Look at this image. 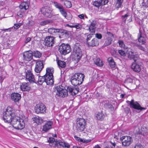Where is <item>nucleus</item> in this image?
Wrapping results in <instances>:
<instances>
[{
	"instance_id": "f257e3e1",
	"label": "nucleus",
	"mask_w": 148,
	"mask_h": 148,
	"mask_svg": "<svg viewBox=\"0 0 148 148\" xmlns=\"http://www.w3.org/2000/svg\"><path fill=\"white\" fill-rule=\"evenodd\" d=\"M14 110L10 107H8L5 112L3 114V119L5 122L11 124L14 127L20 119V117L16 116Z\"/></svg>"
},
{
	"instance_id": "f03ea898",
	"label": "nucleus",
	"mask_w": 148,
	"mask_h": 148,
	"mask_svg": "<svg viewBox=\"0 0 148 148\" xmlns=\"http://www.w3.org/2000/svg\"><path fill=\"white\" fill-rule=\"evenodd\" d=\"M127 57L130 60L133 59L134 62L131 65V68L135 72L138 73L141 70L140 62L139 56L133 50H128Z\"/></svg>"
},
{
	"instance_id": "7ed1b4c3",
	"label": "nucleus",
	"mask_w": 148,
	"mask_h": 148,
	"mask_svg": "<svg viewBox=\"0 0 148 148\" xmlns=\"http://www.w3.org/2000/svg\"><path fill=\"white\" fill-rule=\"evenodd\" d=\"M84 75L82 73H78L75 74L71 76V81L72 85L77 86L81 84L84 78Z\"/></svg>"
},
{
	"instance_id": "20e7f679",
	"label": "nucleus",
	"mask_w": 148,
	"mask_h": 148,
	"mask_svg": "<svg viewBox=\"0 0 148 148\" xmlns=\"http://www.w3.org/2000/svg\"><path fill=\"white\" fill-rule=\"evenodd\" d=\"M80 47L79 43H76L75 44L73 50V55L74 56L73 58L77 62H78L81 59L82 56Z\"/></svg>"
},
{
	"instance_id": "39448f33",
	"label": "nucleus",
	"mask_w": 148,
	"mask_h": 148,
	"mask_svg": "<svg viewBox=\"0 0 148 148\" xmlns=\"http://www.w3.org/2000/svg\"><path fill=\"white\" fill-rule=\"evenodd\" d=\"M93 35V34H89L87 36L86 38V44L89 47L97 46L99 45V41L96 38H94L90 40Z\"/></svg>"
},
{
	"instance_id": "423d86ee",
	"label": "nucleus",
	"mask_w": 148,
	"mask_h": 148,
	"mask_svg": "<svg viewBox=\"0 0 148 148\" xmlns=\"http://www.w3.org/2000/svg\"><path fill=\"white\" fill-rule=\"evenodd\" d=\"M48 32L51 34H53L56 33H60L62 34V35H64L66 37H69L70 32L66 30L62 29L54 28H50L48 29Z\"/></svg>"
},
{
	"instance_id": "0eeeda50",
	"label": "nucleus",
	"mask_w": 148,
	"mask_h": 148,
	"mask_svg": "<svg viewBox=\"0 0 148 148\" xmlns=\"http://www.w3.org/2000/svg\"><path fill=\"white\" fill-rule=\"evenodd\" d=\"M59 51L61 54L65 55L71 51V48L69 44L62 43L59 46Z\"/></svg>"
},
{
	"instance_id": "6e6552de",
	"label": "nucleus",
	"mask_w": 148,
	"mask_h": 148,
	"mask_svg": "<svg viewBox=\"0 0 148 148\" xmlns=\"http://www.w3.org/2000/svg\"><path fill=\"white\" fill-rule=\"evenodd\" d=\"M76 124V128L78 132H82L86 128V122L83 118L77 119Z\"/></svg>"
},
{
	"instance_id": "1a4fd4ad",
	"label": "nucleus",
	"mask_w": 148,
	"mask_h": 148,
	"mask_svg": "<svg viewBox=\"0 0 148 148\" xmlns=\"http://www.w3.org/2000/svg\"><path fill=\"white\" fill-rule=\"evenodd\" d=\"M45 82L47 85H52L54 84V80H52L51 79H49V77H47L45 75L43 76H38V80H36V83H38L40 85H42V83Z\"/></svg>"
},
{
	"instance_id": "9d476101",
	"label": "nucleus",
	"mask_w": 148,
	"mask_h": 148,
	"mask_svg": "<svg viewBox=\"0 0 148 148\" xmlns=\"http://www.w3.org/2000/svg\"><path fill=\"white\" fill-rule=\"evenodd\" d=\"M123 146L126 147L129 146L132 142L133 140L130 136H123L120 138Z\"/></svg>"
},
{
	"instance_id": "9b49d317",
	"label": "nucleus",
	"mask_w": 148,
	"mask_h": 148,
	"mask_svg": "<svg viewBox=\"0 0 148 148\" xmlns=\"http://www.w3.org/2000/svg\"><path fill=\"white\" fill-rule=\"evenodd\" d=\"M126 102L129 104L131 108L140 110H142L145 109V108L141 107L139 104L137 102H134L133 99H132L131 101H127Z\"/></svg>"
},
{
	"instance_id": "f8f14e48",
	"label": "nucleus",
	"mask_w": 148,
	"mask_h": 148,
	"mask_svg": "<svg viewBox=\"0 0 148 148\" xmlns=\"http://www.w3.org/2000/svg\"><path fill=\"white\" fill-rule=\"evenodd\" d=\"M35 110L37 114L43 113L46 112V108L43 103H39L37 104L35 107Z\"/></svg>"
},
{
	"instance_id": "ddd939ff",
	"label": "nucleus",
	"mask_w": 148,
	"mask_h": 148,
	"mask_svg": "<svg viewBox=\"0 0 148 148\" xmlns=\"http://www.w3.org/2000/svg\"><path fill=\"white\" fill-rule=\"evenodd\" d=\"M20 10L17 13V15L20 17L21 18L24 15V12L29 8L27 4L25 2L21 3L19 6Z\"/></svg>"
},
{
	"instance_id": "4468645a",
	"label": "nucleus",
	"mask_w": 148,
	"mask_h": 148,
	"mask_svg": "<svg viewBox=\"0 0 148 148\" xmlns=\"http://www.w3.org/2000/svg\"><path fill=\"white\" fill-rule=\"evenodd\" d=\"M26 79L31 83H36V80L30 70H27L25 71Z\"/></svg>"
},
{
	"instance_id": "2eb2a0df",
	"label": "nucleus",
	"mask_w": 148,
	"mask_h": 148,
	"mask_svg": "<svg viewBox=\"0 0 148 148\" xmlns=\"http://www.w3.org/2000/svg\"><path fill=\"white\" fill-rule=\"evenodd\" d=\"M67 90L68 92H69L70 94L72 95H75L78 92L79 88L78 87L75 86H70L67 87Z\"/></svg>"
},
{
	"instance_id": "dca6fc26",
	"label": "nucleus",
	"mask_w": 148,
	"mask_h": 148,
	"mask_svg": "<svg viewBox=\"0 0 148 148\" xmlns=\"http://www.w3.org/2000/svg\"><path fill=\"white\" fill-rule=\"evenodd\" d=\"M44 67V65L43 64V60H39L37 61L34 69L35 71L37 73H39Z\"/></svg>"
},
{
	"instance_id": "f3484780",
	"label": "nucleus",
	"mask_w": 148,
	"mask_h": 148,
	"mask_svg": "<svg viewBox=\"0 0 148 148\" xmlns=\"http://www.w3.org/2000/svg\"><path fill=\"white\" fill-rule=\"evenodd\" d=\"M55 38L53 36H48L45 38V45L48 47H52L55 42Z\"/></svg>"
},
{
	"instance_id": "a211bd4d",
	"label": "nucleus",
	"mask_w": 148,
	"mask_h": 148,
	"mask_svg": "<svg viewBox=\"0 0 148 148\" xmlns=\"http://www.w3.org/2000/svg\"><path fill=\"white\" fill-rule=\"evenodd\" d=\"M40 11L45 16L50 18L52 16L51 11L50 8L48 7L42 8L40 10Z\"/></svg>"
},
{
	"instance_id": "6ab92c4d",
	"label": "nucleus",
	"mask_w": 148,
	"mask_h": 148,
	"mask_svg": "<svg viewBox=\"0 0 148 148\" xmlns=\"http://www.w3.org/2000/svg\"><path fill=\"white\" fill-rule=\"evenodd\" d=\"M23 59L25 60L29 61L33 58L32 51L29 50L24 52L23 53Z\"/></svg>"
},
{
	"instance_id": "aec40b11",
	"label": "nucleus",
	"mask_w": 148,
	"mask_h": 148,
	"mask_svg": "<svg viewBox=\"0 0 148 148\" xmlns=\"http://www.w3.org/2000/svg\"><path fill=\"white\" fill-rule=\"evenodd\" d=\"M16 124L13 127L16 129L21 130L24 127L25 123L23 119L20 118Z\"/></svg>"
},
{
	"instance_id": "412c9836",
	"label": "nucleus",
	"mask_w": 148,
	"mask_h": 148,
	"mask_svg": "<svg viewBox=\"0 0 148 148\" xmlns=\"http://www.w3.org/2000/svg\"><path fill=\"white\" fill-rule=\"evenodd\" d=\"M46 73L45 75L47 77H49V79H51L52 80H53V74L54 72L53 69L52 68H48L46 69Z\"/></svg>"
},
{
	"instance_id": "4be33fe9",
	"label": "nucleus",
	"mask_w": 148,
	"mask_h": 148,
	"mask_svg": "<svg viewBox=\"0 0 148 148\" xmlns=\"http://www.w3.org/2000/svg\"><path fill=\"white\" fill-rule=\"evenodd\" d=\"M10 96L12 100L15 102H18L21 98V95L18 93H12L11 94Z\"/></svg>"
},
{
	"instance_id": "5701e85b",
	"label": "nucleus",
	"mask_w": 148,
	"mask_h": 148,
	"mask_svg": "<svg viewBox=\"0 0 148 148\" xmlns=\"http://www.w3.org/2000/svg\"><path fill=\"white\" fill-rule=\"evenodd\" d=\"M20 88L23 91H29L30 88L29 83L28 82H23L21 83Z\"/></svg>"
},
{
	"instance_id": "b1692460",
	"label": "nucleus",
	"mask_w": 148,
	"mask_h": 148,
	"mask_svg": "<svg viewBox=\"0 0 148 148\" xmlns=\"http://www.w3.org/2000/svg\"><path fill=\"white\" fill-rule=\"evenodd\" d=\"M53 123V122L52 121H47L43 126V131L47 132L51 129Z\"/></svg>"
},
{
	"instance_id": "393cba45",
	"label": "nucleus",
	"mask_w": 148,
	"mask_h": 148,
	"mask_svg": "<svg viewBox=\"0 0 148 148\" xmlns=\"http://www.w3.org/2000/svg\"><path fill=\"white\" fill-rule=\"evenodd\" d=\"M56 143H55V146L58 147L59 146H61L63 147H67L69 148L70 145L68 143L61 142L60 140H58V141L56 142Z\"/></svg>"
},
{
	"instance_id": "a878e982",
	"label": "nucleus",
	"mask_w": 148,
	"mask_h": 148,
	"mask_svg": "<svg viewBox=\"0 0 148 148\" xmlns=\"http://www.w3.org/2000/svg\"><path fill=\"white\" fill-rule=\"evenodd\" d=\"M58 95L62 97H64L67 96L68 95V92L67 90L64 88H60V90L58 92Z\"/></svg>"
},
{
	"instance_id": "bb28decb",
	"label": "nucleus",
	"mask_w": 148,
	"mask_h": 148,
	"mask_svg": "<svg viewBox=\"0 0 148 148\" xmlns=\"http://www.w3.org/2000/svg\"><path fill=\"white\" fill-rule=\"evenodd\" d=\"M57 9L59 10L61 14L65 18H66L67 16V13L66 10L64 8L62 5L58 8Z\"/></svg>"
},
{
	"instance_id": "cd10ccee",
	"label": "nucleus",
	"mask_w": 148,
	"mask_h": 148,
	"mask_svg": "<svg viewBox=\"0 0 148 148\" xmlns=\"http://www.w3.org/2000/svg\"><path fill=\"white\" fill-rule=\"evenodd\" d=\"M138 41L140 44H144L145 43L146 39L143 36L140 32L138 35Z\"/></svg>"
},
{
	"instance_id": "c85d7f7f",
	"label": "nucleus",
	"mask_w": 148,
	"mask_h": 148,
	"mask_svg": "<svg viewBox=\"0 0 148 148\" xmlns=\"http://www.w3.org/2000/svg\"><path fill=\"white\" fill-rule=\"evenodd\" d=\"M34 121L38 124H40L43 122V119L38 116L34 117L33 119Z\"/></svg>"
},
{
	"instance_id": "c756f323",
	"label": "nucleus",
	"mask_w": 148,
	"mask_h": 148,
	"mask_svg": "<svg viewBox=\"0 0 148 148\" xmlns=\"http://www.w3.org/2000/svg\"><path fill=\"white\" fill-rule=\"evenodd\" d=\"M110 66L111 68H114L115 66V62L112 57H109L108 59Z\"/></svg>"
},
{
	"instance_id": "7c9ffc66",
	"label": "nucleus",
	"mask_w": 148,
	"mask_h": 148,
	"mask_svg": "<svg viewBox=\"0 0 148 148\" xmlns=\"http://www.w3.org/2000/svg\"><path fill=\"white\" fill-rule=\"evenodd\" d=\"M113 40L112 38L110 37H107L104 45L105 46H107L110 45Z\"/></svg>"
},
{
	"instance_id": "2f4dec72",
	"label": "nucleus",
	"mask_w": 148,
	"mask_h": 148,
	"mask_svg": "<svg viewBox=\"0 0 148 148\" xmlns=\"http://www.w3.org/2000/svg\"><path fill=\"white\" fill-rule=\"evenodd\" d=\"M104 117V115L102 112H98L96 116L97 119L99 120L103 119Z\"/></svg>"
},
{
	"instance_id": "473e14b6",
	"label": "nucleus",
	"mask_w": 148,
	"mask_h": 148,
	"mask_svg": "<svg viewBox=\"0 0 148 148\" xmlns=\"http://www.w3.org/2000/svg\"><path fill=\"white\" fill-rule=\"evenodd\" d=\"M94 62L96 65L99 66H102L103 65V63L102 61L99 58H97L96 60L94 61Z\"/></svg>"
},
{
	"instance_id": "72a5a7b5",
	"label": "nucleus",
	"mask_w": 148,
	"mask_h": 148,
	"mask_svg": "<svg viewBox=\"0 0 148 148\" xmlns=\"http://www.w3.org/2000/svg\"><path fill=\"white\" fill-rule=\"evenodd\" d=\"M33 56L36 58H40L41 57L42 54L40 52L37 51H35L32 52Z\"/></svg>"
},
{
	"instance_id": "f704fd0d",
	"label": "nucleus",
	"mask_w": 148,
	"mask_h": 148,
	"mask_svg": "<svg viewBox=\"0 0 148 148\" xmlns=\"http://www.w3.org/2000/svg\"><path fill=\"white\" fill-rule=\"evenodd\" d=\"M57 63L59 67L64 68L66 66V63L64 62L58 60L57 61Z\"/></svg>"
},
{
	"instance_id": "c9c22d12",
	"label": "nucleus",
	"mask_w": 148,
	"mask_h": 148,
	"mask_svg": "<svg viewBox=\"0 0 148 148\" xmlns=\"http://www.w3.org/2000/svg\"><path fill=\"white\" fill-rule=\"evenodd\" d=\"M133 77L132 76H127V78L125 80V83H132L133 82Z\"/></svg>"
},
{
	"instance_id": "e433bc0d",
	"label": "nucleus",
	"mask_w": 148,
	"mask_h": 148,
	"mask_svg": "<svg viewBox=\"0 0 148 148\" xmlns=\"http://www.w3.org/2000/svg\"><path fill=\"white\" fill-rule=\"evenodd\" d=\"M123 0H117V1L115 5L116 8L118 9L121 7Z\"/></svg>"
},
{
	"instance_id": "4c0bfd02",
	"label": "nucleus",
	"mask_w": 148,
	"mask_h": 148,
	"mask_svg": "<svg viewBox=\"0 0 148 148\" xmlns=\"http://www.w3.org/2000/svg\"><path fill=\"white\" fill-rule=\"evenodd\" d=\"M64 5L67 8H70L72 7V4L71 1H66L64 3Z\"/></svg>"
},
{
	"instance_id": "58836bf2",
	"label": "nucleus",
	"mask_w": 148,
	"mask_h": 148,
	"mask_svg": "<svg viewBox=\"0 0 148 148\" xmlns=\"http://www.w3.org/2000/svg\"><path fill=\"white\" fill-rule=\"evenodd\" d=\"M58 141L57 140L55 139L53 137H49V139L48 140V142L49 143L53 145L54 143L55 144L56 143V142Z\"/></svg>"
},
{
	"instance_id": "ea45409f",
	"label": "nucleus",
	"mask_w": 148,
	"mask_h": 148,
	"mask_svg": "<svg viewBox=\"0 0 148 148\" xmlns=\"http://www.w3.org/2000/svg\"><path fill=\"white\" fill-rule=\"evenodd\" d=\"M104 106L105 108H110L111 109H112V108H113L112 105L108 102L105 103Z\"/></svg>"
},
{
	"instance_id": "a19ab883",
	"label": "nucleus",
	"mask_w": 148,
	"mask_h": 148,
	"mask_svg": "<svg viewBox=\"0 0 148 148\" xmlns=\"http://www.w3.org/2000/svg\"><path fill=\"white\" fill-rule=\"evenodd\" d=\"M52 3L53 5L56 7V8H58L60 6L62 5L60 3H58L57 2L53 1H52Z\"/></svg>"
},
{
	"instance_id": "79ce46f5",
	"label": "nucleus",
	"mask_w": 148,
	"mask_h": 148,
	"mask_svg": "<svg viewBox=\"0 0 148 148\" xmlns=\"http://www.w3.org/2000/svg\"><path fill=\"white\" fill-rule=\"evenodd\" d=\"M51 21L49 20H47L41 21L40 23V24L42 25H44L51 23Z\"/></svg>"
},
{
	"instance_id": "37998d69",
	"label": "nucleus",
	"mask_w": 148,
	"mask_h": 148,
	"mask_svg": "<svg viewBox=\"0 0 148 148\" xmlns=\"http://www.w3.org/2000/svg\"><path fill=\"white\" fill-rule=\"evenodd\" d=\"M93 5L95 6H96L98 8H99L101 6L100 1H95L94 2Z\"/></svg>"
},
{
	"instance_id": "c03bdc74",
	"label": "nucleus",
	"mask_w": 148,
	"mask_h": 148,
	"mask_svg": "<svg viewBox=\"0 0 148 148\" xmlns=\"http://www.w3.org/2000/svg\"><path fill=\"white\" fill-rule=\"evenodd\" d=\"M95 27H93L92 26H90V27L89 28V31L91 33H92V34H93L95 33Z\"/></svg>"
},
{
	"instance_id": "a18cd8bd",
	"label": "nucleus",
	"mask_w": 148,
	"mask_h": 148,
	"mask_svg": "<svg viewBox=\"0 0 148 148\" xmlns=\"http://www.w3.org/2000/svg\"><path fill=\"white\" fill-rule=\"evenodd\" d=\"M100 4L101 5H104L107 4L108 2V0H101L100 1Z\"/></svg>"
},
{
	"instance_id": "49530a36",
	"label": "nucleus",
	"mask_w": 148,
	"mask_h": 148,
	"mask_svg": "<svg viewBox=\"0 0 148 148\" xmlns=\"http://www.w3.org/2000/svg\"><path fill=\"white\" fill-rule=\"evenodd\" d=\"M22 25V23L15 24H14V26L13 27L15 29H17L19 28Z\"/></svg>"
},
{
	"instance_id": "de8ad7c7",
	"label": "nucleus",
	"mask_w": 148,
	"mask_h": 148,
	"mask_svg": "<svg viewBox=\"0 0 148 148\" xmlns=\"http://www.w3.org/2000/svg\"><path fill=\"white\" fill-rule=\"evenodd\" d=\"M119 53L121 56L124 57L125 56L126 54L125 51L122 50H119L118 51Z\"/></svg>"
},
{
	"instance_id": "09e8293b",
	"label": "nucleus",
	"mask_w": 148,
	"mask_h": 148,
	"mask_svg": "<svg viewBox=\"0 0 148 148\" xmlns=\"http://www.w3.org/2000/svg\"><path fill=\"white\" fill-rule=\"evenodd\" d=\"M34 22L32 21H29L27 23V25L28 27H31L34 25Z\"/></svg>"
},
{
	"instance_id": "8fccbe9b",
	"label": "nucleus",
	"mask_w": 148,
	"mask_h": 148,
	"mask_svg": "<svg viewBox=\"0 0 148 148\" xmlns=\"http://www.w3.org/2000/svg\"><path fill=\"white\" fill-rule=\"evenodd\" d=\"M118 42L119 43V46L121 47H124L125 45L123 41L122 40H119Z\"/></svg>"
},
{
	"instance_id": "3c124183",
	"label": "nucleus",
	"mask_w": 148,
	"mask_h": 148,
	"mask_svg": "<svg viewBox=\"0 0 148 148\" xmlns=\"http://www.w3.org/2000/svg\"><path fill=\"white\" fill-rule=\"evenodd\" d=\"M74 27L76 28L77 29H80L82 28V26L79 24H77L74 25Z\"/></svg>"
},
{
	"instance_id": "603ef678",
	"label": "nucleus",
	"mask_w": 148,
	"mask_h": 148,
	"mask_svg": "<svg viewBox=\"0 0 148 148\" xmlns=\"http://www.w3.org/2000/svg\"><path fill=\"white\" fill-rule=\"evenodd\" d=\"M95 37L97 38L101 39L102 38V36L100 34L97 33L95 34Z\"/></svg>"
},
{
	"instance_id": "864d4df0",
	"label": "nucleus",
	"mask_w": 148,
	"mask_h": 148,
	"mask_svg": "<svg viewBox=\"0 0 148 148\" xmlns=\"http://www.w3.org/2000/svg\"><path fill=\"white\" fill-rule=\"evenodd\" d=\"M134 148H144L143 146L140 144L136 145L135 146Z\"/></svg>"
},
{
	"instance_id": "5fc2aeb1",
	"label": "nucleus",
	"mask_w": 148,
	"mask_h": 148,
	"mask_svg": "<svg viewBox=\"0 0 148 148\" xmlns=\"http://www.w3.org/2000/svg\"><path fill=\"white\" fill-rule=\"evenodd\" d=\"M96 24V21H93L91 23L90 25L95 27V26Z\"/></svg>"
},
{
	"instance_id": "6e6d98bb",
	"label": "nucleus",
	"mask_w": 148,
	"mask_h": 148,
	"mask_svg": "<svg viewBox=\"0 0 148 148\" xmlns=\"http://www.w3.org/2000/svg\"><path fill=\"white\" fill-rule=\"evenodd\" d=\"M78 16L81 19H84V15L83 14H82L78 15Z\"/></svg>"
},
{
	"instance_id": "4d7b16f0",
	"label": "nucleus",
	"mask_w": 148,
	"mask_h": 148,
	"mask_svg": "<svg viewBox=\"0 0 148 148\" xmlns=\"http://www.w3.org/2000/svg\"><path fill=\"white\" fill-rule=\"evenodd\" d=\"M31 40V38L30 37L27 38L25 41V43H27L29 42Z\"/></svg>"
},
{
	"instance_id": "13d9d810",
	"label": "nucleus",
	"mask_w": 148,
	"mask_h": 148,
	"mask_svg": "<svg viewBox=\"0 0 148 148\" xmlns=\"http://www.w3.org/2000/svg\"><path fill=\"white\" fill-rule=\"evenodd\" d=\"M107 35H108L109 36L108 37H113V35L110 32H107Z\"/></svg>"
},
{
	"instance_id": "bf43d9fd",
	"label": "nucleus",
	"mask_w": 148,
	"mask_h": 148,
	"mask_svg": "<svg viewBox=\"0 0 148 148\" xmlns=\"http://www.w3.org/2000/svg\"><path fill=\"white\" fill-rule=\"evenodd\" d=\"M5 77H3L2 76H0V82L2 83Z\"/></svg>"
},
{
	"instance_id": "052dcab7",
	"label": "nucleus",
	"mask_w": 148,
	"mask_h": 148,
	"mask_svg": "<svg viewBox=\"0 0 148 148\" xmlns=\"http://www.w3.org/2000/svg\"><path fill=\"white\" fill-rule=\"evenodd\" d=\"M138 48L139 49H140L142 51H145V48L143 47H142V46L140 45V46H138Z\"/></svg>"
},
{
	"instance_id": "680f3d73",
	"label": "nucleus",
	"mask_w": 148,
	"mask_h": 148,
	"mask_svg": "<svg viewBox=\"0 0 148 148\" xmlns=\"http://www.w3.org/2000/svg\"><path fill=\"white\" fill-rule=\"evenodd\" d=\"M128 15L127 14H126L124 16H122V17L123 18V19H124L125 20H126V19L127 17H128Z\"/></svg>"
},
{
	"instance_id": "e2e57ef3",
	"label": "nucleus",
	"mask_w": 148,
	"mask_h": 148,
	"mask_svg": "<svg viewBox=\"0 0 148 148\" xmlns=\"http://www.w3.org/2000/svg\"><path fill=\"white\" fill-rule=\"evenodd\" d=\"M74 137L75 138L76 140L80 141V139H81V138H79V137H78L76 136H74Z\"/></svg>"
},
{
	"instance_id": "0e129e2a",
	"label": "nucleus",
	"mask_w": 148,
	"mask_h": 148,
	"mask_svg": "<svg viewBox=\"0 0 148 148\" xmlns=\"http://www.w3.org/2000/svg\"><path fill=\"white\" fill-rule=\"evenodd\" d=\"M66 26L70 27L71 28L74 27V25H70L69 24H67L66 25Z\"/></svg>"
},
{
	"instance_id": "69168bd1",
	"label": "nucleus",
	"mask_w": 148,
	"mask_h": 148,
	"mask_svg": "<svg viewBox=\"0 0 148 148\" xmlns=\"http://www.w3.org/2000/svg\"><path fill=\"white\" fill-rule=\"evenodd\" d=\"M80 142H82L83 143H85V139H80Z\"/></svg>"
},
{
	"instance_id": "338daca9",
	"label": "nucleus",
	"mask_w": 148,
	"mask_h": 148,
	"mask_svg": "<svg viewBox=\"0 0 148 148\" xmlns=\"http://www.w3.org/2000/svg\"><path fill=\"white\" fill-rule=\"evenodd\" d=\"M93 148H101L98 145H97L95 146Z\"/></svg>"
},
{
	"instance_id": "774afa93",
	"label": "nucleus",
	"mask_w": 148,
	"mask_h": 148,
	"mask_svg": "<svg viewBox=\"0 0 148 148\" xmlns=\"http://www.w3.org/2000/svg\"><path fill=\"white\" fill-rule=\"evenodd\" d=\"M105 148H114V147H111V146H108L106 147Z\"/></svg>"
}]
</instances>
